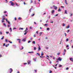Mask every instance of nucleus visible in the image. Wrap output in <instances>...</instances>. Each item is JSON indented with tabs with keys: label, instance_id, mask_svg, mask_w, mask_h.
I'll list each match as a JSON object with an SVG mask.
<instances>
[{
	"label": "nucleus",
	"instance_id": "1",
	"mask_svg": "<svg viewBox=\"0 0 73 73\" xmlns=\"http://www.w3.org/2000/svg\"><path fill=\"white\" fill-rule=\"evenodd\" d=\"M56 60L57 61H62V59L60 57H59L58 58L56 59Z\"/></svg>",
	"mask_w": 73,
	"mask_h": 73
},
{
	"label": "nucleus",
	"instance_id": "2",
	"mask_svg": "<svg viewBox=\"0 0 73 73\" xmlns=\"http://www.w3.org/2000/svg\"><path fill=\"white\" fill-rule=\"evenodd\" d=\"M10 3H11V5L12 6H13L15 5V3H13L12 1H10Z\"/></svg>",
	"mask_w": 73,
	"mask_h": 73
},
{
	"label": "nucleus",
	"instance_id": "3",
	"mask_svg": "<svg viewBox=\"0 0 73 73\" xmlns=\"http://www.w3.org/2000/svg\"><path fill=\"white\" fill-rule=\"evenodd\" d=\"M28 28H26L25 30V32L26 33H28Z\"/></svg>",
	"mask_w": 73,
	"mask_h": 73
},
{
	"label": "nucleus",
	"instance_id": "4",
	"mask_svg": "<svg viewBox=\"0 0 73 73\" xmlns=\"http://www.w3.org/2000/svg\"><path fill=\"white\" fill-rule=\"evenodd\" d=\"M10 73H11L13 71V70L12 68L10 69Z\"/></svg>",
	"mask_w": 73,
	"mask_h": 73
},
{
	"label": "nucleus",
	"instance_id": "5",
	"mask_svg": "<svg viewBox=\"0 0 73 73\" xmlns=\"http://www.w3.org/2000/svg\"><path fill=\"white\" fill-rule=\"evenodd\" d=\"M28 64H31V60H28L27 61Z\"/></svg>",
	"mask_w": 73,
	"mask_h": 73
},
{
	"label": "nucleus",
	"instance_id": "6",
	"mask_svg": "<svg viewBox=\"0 0 73 73\" xmlns=\"http://www.w3.org/2000/svg\"><path fill=\"white\" fill-rule=\"evenodd\" d=\"M53 7H54V8L56 10L57 9V7L54 5L53 6Z\"/></svg>",
	"mask_w": 73,
	"mask_h": 73
},
{
	"label": "nucleus",
	"instance_id": "7",
	"mask_svg": "<svg viewBox=\"0 0 73 73\" xmlns=\"http://www.w3.org/2000/svg\"><path fill=\"white\" fill-rule=\"evenodd\" d=\"M17 40H19V43H21V40L20 39H17Z\"/></svg>",
	"mask_w": 73,
	"mask_h": 73
},
{
	"label": "nucleus",
	"instance_id": "8",
	"mask_svg": "<svg viewBox=\"0 0 73 73\" xmlns=\"http://www.w3.org/2000/svg\"><path fill=\"white\" fill-rule=\"evenodd\" d=\"M70 60L72 61V62H73V58H70Z\"/></svg>",
	"mask_w": 73,
	"mask_h": 73
},
{
	"label": "nucleus",
	"instance_id": "9",
	"mask_svg": "<svg viewBox=\"0 0 73 73\" xmlns=\"http://www.w3.org/2000/svg\"><path fill=\"white\" fill-rule=\"evenodd\" d=\"M22 40L23 41H26V39H25V38H23Z\"/></svg>",
	"mask_w": 73,
	"mask_h": 73
},
{
	"label": "nucleus",
	"instance_id": "10",
	"mask_svg": "<svg viewBox=\"0 0 73 73\" xmlns=\"http://www.w3.org/2000/svg\"><path fill=\"white\" fill-rule=\"evenodd\" d=\"M64 1L65 2V3L67 5H68V3H67V1H66V0H65Z\"/></svg>",
	"mask_w": 73,
	"mask_h": 73
},
{
	"label": "nucleus",
	"instance_id": "11",
	"mask_svg": "<svg viewBox=\"0 0 73 73\" xmlns=\"http://www.w3.org/2000/svg\"><path fill=\"white\" fill-rule=\"evenodd\" d=\"M28 53H33L34 52H33V51H31L28 52Z\"/></svg>",
	"mask_w": 73,
	"mask_h": 73
},
{
	"label": "nucleus",
	"instance_id": "12",
	"mask_svg": "<svg viewBox=\"0 0 73 73\" xmlns=\"http://www.w3.org/2000/svg\"><path fill=\"white\" fill-rule=\"evenodd\" d=\"M54 10H52V14H53V13H54Z\"/></svg>",
	"mask_w": 73,
	"mask_h": 73
},
{
	"label": "nucleus",
	"instance_id": "13",
	"mask_svg": "<svg viewBox=\"0 0 73 73\" xmlns=\"http://www.w3.org/2000/svg\"><path fill=\"white\" fill-rule=\"evenodd\" d=\"M58 12H60V11H61V9H59L58 10Z\"/></svg>",
	"mask_w": 73,
	"mask_h": 73
},
{
	"label": "nucleus",
	"instance_id": "14",
	"mask_svg": "<svg viewBox=\"0 0 73 73\" xmlns=\"http://www.w3.org/2000/svg\"><path fill=\"white\" fill-rule=\"evenodd\" d=\"M5 15H3V20H5Z\"/></svg>",
	"mask_w": 73,
	"mask_h": 73
},
{
	"label": "nucleus",
	"instance_id": "15",
	"mask_svg": "<svg viewBox=\"0 0 73 73\" xmlns=\"http://www.w3.org/2000/svg\"><path fill=\"white\" fill-rule=\"evenodd\" d=\"M44 55V54L43 53V52H42L41 53V56H43Z\"/></svg>",
	"mask_w": 73,
	"mask_h": 73
},
{
	"label": "nucleus",
	"instance_id": "16",
	"mask_svg": "<svg viewBox=\"0 0 73 73\" xmlns=\"http://www.w3.org/2000/svg\"><path fill=\"white\" fill-rule=\"evenodd\" d=\"M70 27L69 25H68L66 27V28H67V29H68V28H69Z\"/></svg>",
	"mask_w": 73,
	"mask_h": 73
},
{
	"label": "nucleus",
	"instance_id": "17",
	"mask_svg": "<svg viewBox=\"0 0 73 73\" xmlns=\"http://www.w3.org/2000/svg\"><path fill=\"white\" fill-rule=\"evenodd\" d=\"M70 16H73V13H70Z\"/></svg>",
	"mask_w": 73,
	"mask_h": 73
},
{
	"label": "nucleus",
	"instance_id": "18",
	"mask_svg": "<svg viewBox=\"0 0 73 73\" xmlns=\"http://www.w3.org/2000/svg\"><path fill=\"white\" fill-rule=\"evenodd\" d=\"M67 11L66 10H65V13H66V14H67L68 13H67Z\"/></svg>",
	"mask_w": 73,
	"mask_h": 73
},
{
	"label": "nucleus",
	"instance_id": "19",
	"mask_svg": "<svg viewBox=\"0 0 73 73\" xmlns=\"http://www.w3.org/2000/svg\"><path fill=\"white\" fill-rule=\"evenodd\" d=\"M23 29V28H20L19 29V30H20L21 29H22V30H23V29Z\"/></svg>",
	"mask_w": 73,
	"mask_h": 73
},
{
	"label": "nucleus",
	"instance_id": "20",
	"mask_svg": "<svg viewBox=\"0 0 73 73\" xmlns=\"http://www.w3.org/2000/svg\"><path fill=\"white\" fill-rule=\"evenodd\" d=\"M22 48H20V50H23L24 49V47L23 46H22Z\"/></svg>",
	"mask_w": 73,
	"mask_h": 73
},
{
	"label": "nucleus",
	"instance_id": "21",
	"mask_svg": "<svg viewBox=\"0 0 73 73\" xmlns=\"http://www.w3.org/2000/svg\"><path fill=\"white\" fill-rule=\"evenodd\" d=\"M33 43L34 44H36V43H35V41H33Z\"/></svg>",
	"mask_w": 73,
	"mask_h": 73
},
{
	"label": "nucleus",
	"instance_id": "22",
	"mask_svg": "<svg viewBox=\"0 0 73 73\" xmlns=\"http://www.w3.org/2000/svg\"><path fill=\"white\" fill-rule=\"evenodd\" d=\"M38 50H40L41 49V48H40V46H39V47H38Z\"/></svg>",
	"mask_w": 73,
	"mask_h": 73
},
{
	"label": "nucleus",
	"instance_id": "23",
	"mask_svg": "<svg viewBox=\"0 0 73 73\" xmlns=\"http://www.w3.org/2000/svg\"><path fill=\"white\" fill-rule=\"evenodd\" d=\"M33 60H34V61H36V58H33Z\"/></svg>",
	"mask_w": 73,
	"mask_h": 73
},
{
	"label": "nucleus",
	"instance_id": "24",
	"mask_svg": "<svg viewBox=\"0 0 73 73\" xmlns=\"http://www.w3.org/2000/svg\"><path fill=\"white\" fill-rule=\"evenodd\" d=\"M18 19V20H21V18L20 17H19Z\"/></svg>",
	"mask_w": 73,
	"mask_h": 73
},
{
	"label": "nucleus",
	"instance_id": "25",
	"mask_svg": "<svg viewBox=\"0 0 73 73\" xmlns=\"http://www.w3.org/2000/svg\"><path fill=\"white\" fill-rule=\"evenodd\" d=\"M68 40H69V39L68 38L66 39V42L68 41Z\"/></svg>",
	"mask_w": 73,
	"mask_h": 73
},
{
	"label": "nucleus",
	"instance_id": "26",
	"mask_svg": "<svg viewBox=\"0 0 73 73\" xmlns=\"http://www.w3.org/2000/svg\"><path fill=\"white\" fill-rule=\"evenodd\" d=\"M4 19H2V23H4Z\"/></svg>",
	"mask_w": 73,
	"mask_h": 73
},
{
	"label": "nucleus",
	"instance_id": "27",
	"mask_svg": "<svg viewBox=\"0 0 73 73\" xmlns=\"http://www.w3.org/2000/svg\"><path fill=\"white\" fill-rule=\"evenodd\" d=\"M49 29H50V28H48L47 29V31H49Z\"/></svg>",
	"mask_w": 73,
	"mask_h": 73
},
{
	"label": "nucleus",
	"instance_id": "28",
	"mask_svg": "<svg viewBox=\"0 0 73 73\" xmlns=\"http://www.w3.org/2000/svg\"><path fill=\"white\" fill-rule=\"evenodd\" d=\"M52 73V71H51V70H50L49 73Z\"/></svg>",
	"mask_w": 73,
	"mask_h": 73
},
{
	"label": "nucleus",
	"instance_id": "29",
	"mask_svg": "<svg viewBox=\"0 0 73 73\" xmlns=\"http://www.w3.org/2000/svg\"><path fill=\"white\" fill-rule=\"evenodd\" d=\"M62 25L63 27H65V24L63 23V24Z\"/></svg>",
	"mask_w": 73,
	"mask_h": 73
},
{
	"label": "nucleus",
	"instance_id": "30",
	"mask_svg": "<svg viewBox=\"0 0 73 73\" xmlns=\"http://www.w3.org/2000/svg\"><path fill=\"white\" fill-rule=\"evenodd\" d=\"M32 8H31L29 10V13H30L31 12V9H32Z\"/></svg>",
	"mask_w": 73,
	"mask_h": 73
},
{
	"label": "nucleus",
	"instance_id": "31",
	"mask_svg": "<svg viewBox=\"0 0 73 73\" xmlns=\"http://www.w3.org/2000/svg\"><path fill=\"white\" fill-rule=\"evenodd\" d=\"M37 54H38V56H40V54L39 53H37Z\"/></svg>",
	"mask_w": 73,
	"mask_h": 73
},
{
	"label": "nucleus",
	"instance_id": "32",
	"mask_svg": "<svg viewBox=\"0 0 73 73\" xmlns=\"http://www.w3.org/2000/svg\"><path fill=\"white\" fill-rule=\"evenodd\" d=\"M31 3H33V1H32V0H31Z\"/></svg>",
	"mask_w": 73,
	"mask_h": 73
},
{
	"label": "nucleus",
	"instance_id": "33",
	"mask_svg": "<svg viewBox=\"0 0 73 73\" xmlns=\"http://www.w3.org/2000/svg\"><path fill=\"white\" fill-rule=\"evenodd\" d=\"M9 29L10 30L11 32H12V28H10Z\"/></svg>",
	"mask_w": 73,
	"mask_h": 73
},
{
	"label": "nucleus",
	"instance_id": "34",
	"mask_svg": "<svg viewBox=\"0 0 73 73\" xmlns=\"http://www.w3.org/2000/svg\"><path fill=\"white\" fill-rule=\"evenodd\" d=\"M6 33L7 34H8L9 33V31L6 32Z\"/></svg>",
	"mask_w": 73,
	"mask_h": 73
},
{
	"label": "nucleus",
	"instance_id": "35",
	"mask_svg": "<svg viewBox=\"0 0 73 73\" xmlns=\"http://www.w3.org/2000/svg\"><path fill=\"white\" fill-rule=\"evenodd\" d=\"M3 24L4 25H5V27H7V26L6 25H5V23H4Z\"/></svg>",
	"mask_w": 73,
	"mask_h": 73
},
{
	"label": "nucleus",
	"instance_id": "36",
	"mask_svg": "<svg viewBox=\"0 0 73 73\" xmlns=\"http://www.w3.org/2000/svg\"><path fill=\"white\" fill-rule=\"evenodd\" d=\"M5 41L6 42H8V40L7 39H5Z\"/></svg>",
	"mask_w": 73,
	"mask_h": 73
},
{
	"label": "nucleus",
	"instance_id": "37",
	"mask_svg": "<svg viewBox=\"0 0 73 73\" xmlns=\"http://www.w3.org/2000/svg\"><path fill=\"white\" fill-rule=\"evenodd\" d=\"M27 33L25 32V33H24V35H26V34H27Z\"/></svg>",
	"mask_w": 73,
	"mask_h": 73
},
{
	"label": "nucleus",
	"instance_id": "38",
	"mask_svg": "<svg viewBox=\"0 0 73 73\" xmlns=\"http://www.w3.org/2000/svg\"><path fill=\"white\" fill-rule=\"evenodd\" d=\"M15 4L16 5H17V6H19V5H18V4H17V3H15Z\"/></svg>",
	"mask_w": 73,
	"mask_h": 73
},
{
	"label": "nucleus",
	"instance_id": "39",
	"mask_svg": "<svg viewBox=\"0 0 73 73\" xmlns=\"http://www.w3.org/2000/svg\"><path fill=\"white\" fill-rule=\"evenodd\" d=\"M67 33H69V31H70V30H67Z\"/></svg>",
	"mask_w": 73,
	"mask_h": 73
},
{
	"label": "nucleus",
	"instance_id": "40",
	"mask_svg": "<svg viewBox=\"0 0 73 73\" xmlns=\"http://www.w3.org/2000/svg\"><path fill=\"white\" fill-rule=\"evenodd\" d=\"M9 42H10V43H11V44H12V42L10 41L9 40Z\"/></svg>",
	"mask_w": 73,
	"mask_h": 73
},
{
	"label": "nucleus",
	"instance_id": "41",
	"mask_svg": "<svg viewBox=\"0 0 73 73\" xmlns=\"http://www.w3.org/2000/svg\"><path fill=\"white\" fill-rule=\"evenodd\" d=\"M3 39H4V36H3L2 38H1V40H3Z\"/></svg>",
	"mask_w": 73,
	"mask_h": 73
},
{
	"label": "nucleus",
	"instance_id": "42",
	"mask_svg": "<svg viewBox=\"0 0 73 73\" xmlns=\"http://www.w3.org/2000/svg\"><path fill=\"white\" fill-rule=\"evenodd\" d=\"M42 32H40L39 33V34H40V35H41V34H42Z\"/></svg>",
	"mask_w": 73,
	"mask_h": 73
},
{
	"label": "nucleus",
	"instance_id": "43",
	"mask_svg": "<svg viewBox=\"0 0 73 73\" xmlns=\"http://www.w3.org/2000/svg\"><path fill=\"white\" fill-rule=\"evenodd\" d=\"M6 21H7V23H8V20H7V19H6Z\"/></svg>",
	"mask_w": 73,
	"mask_h": 73
},
{
	"label": "nucleus",
	"instance_id": "44",
	"mask_svg": "<svg viewBox=\"0 0 73 73\" xmlns=\"http://www.w3.org/2000/svg\"><path fill=\"white\" fill-rule=\"evenodd\" d=\"M35 15V14H33L31 15L32 16H33Z\"/></svg>",
	"mask_w": 73,
	"mask_h": 73
},
{
	"label": "nucleus",
	"instance_id": "45",
	"mask_svg": "<svg viewBox=\"0 0 73 73\" xmlns=\"http://www.w3.org/2000/svg\"><path fill=\"white\" fill-rule=\"evenodd\" d=\"M31 42V40H29V41H28V43H29V42Z\"/></svg>",
	"mask_w": 73,
	"mask_h": 73
},
{
	"label": "nucleus",
	"instance_id": "46",
	"mask_svg": "<svg viewBox=\"0 0 73 73\" xmlns=\"http://www.w3.org/2000/svg\"><path fill=\"white\" fill-rule=\"evenodd\" d=\"M64 52H66V50H65V49H64Z\"/></svg>",
	"mask_w": 73,
	"mask_h": 73
},
{
	"label": "nucleus",
	"instance_id": "47",
	"mask_svg": "<svg viewBox=\"0 0 73 73\" xmlns=\"http://www.w3.org/2000/svg\"><path fill=\"white\" fill-rule=\"evenodd\" d=\"M7 22H8V24H10V22H9V21H8Z\"/></svg>",
	"mask_w": 73,
	"mask_h": 73
},
{
	"label": "nucleus",
	"instance_id": "48",
	"mask_svg": "<svg viewBox=\"0 0 73 73\" xmlns=\"http://www.w3.org/2000/svg\"><path fill=\"white\" fill-rule=\"evenodd\" d=\"M0 35H2V32H0Z\"/></svg>",
	"mask_w": 73,
	"mask_h": 73
},
{
	"label": "nucleus",
	"instance_id": "49",
	"mask_svg": "<svg viewBox=\"0 0 73 73\" xmlns=\"http://www.w3.org/2000/svg\"><path fill=\"white\" fill-rule=\"evenodd\" d=\"M24 65H26V64H27V63H24Z\"/></svg>",
	"mask_w": 73,
	"mask_h": 73
},
{
	"label": "nucleus",
	"instance_id": "50",
	"mask_svg": "<svg viewBox=\"0 0 73 73\" xmlns=\"http://www.w3.org/2000/svg\"><path fill=\"white\" fill-rule=\"evenodd\" d=\"M40 58H42V57H44V56H40Z\"/></svg>",
	"mask_w": 73,
	"mask_h": 73
},
{
	"label": "nucleus",
	"instance_id": "51",
	"mask_svg": "<svg viewBox=\"0 0 73 73\" xmlns=\"http://www.w3.org/2000/svg\"><path fill=\"white\" fill-rule=\"evenodd\" d=\"M66 70H68V69H69V68H66Z\"/></svg>",
	"mask_w": 73,
	"mask_h": 73
},
{
	"label": "nucleus",
	"instance_id": "52",
	"mask_svg": "<svg viewBox=\"0 0 73 73\" xmlns=\"http://www.w3.org/2000/svg\"><path fill=\"white\" fill-rule=\"evenodd\" d=\"M62 66V65H60L59 66V67H61Z\"/></svg>",
	"mask_w": 73,
	"mask_h": 73
},
{
	"label": "nucleus",
	"instance_id": "53",
	"mask_svg": "<svg viewBox=\"0 0 73 73\" xmlns=\"http://www.w3.org/2000/svg\"><path fill=\"white\" fill-rule=\"evenodd\" d=\"M47 24H46L44 25V26H47Z\"/></svg>",
	"mask_w": 73,
	"mask_h": 73
},
{
	"label": "nucleus",
	"instance_id": "54",
	"mask_svg": "<svg viewBox=\"0 0 73 73\" xmlns=\"http://www.w3.org/2000/svg\"><path fill=\"white\" fill-rule=\"evenodd\" d=\"M64 34L65 35V36H66V33H64Z\"/></svg>",
	"mask_w": 73,
	"mask_h": 73
},
{
	"label": "nucleus",
	"instance_id": "55",
	"mask_svg": "<svg viewBox=\"0 0 73 73\" xmlns=\"http://www.w3.org/2000/svg\"><path fill=\"white\" fill-rule=\"evenodd\" d=\"M69 46L68 45H67L66 46V48H68Z\"/></svg>",
	"mask_w": 73,
	"mask_h": 73
},
{
	"label": "nucleus",
	"instance_id": "56",
	"mask_svg": "<svg viewBox=\"0 0 73 73\" xmlns=\"http://www.w3.org/2000/svg\"><path fill=\"white\" fill-rule=\"evenodd\" d=\"M8 46L7 44H6V47H8Z\"/></svg>",
	"mask_w": 73,
	"mask_h": 73
},
{
	"label": "nucleus",
	"instance_id": "57",
	"mask_svg": "<svg viewBox=\"0 0 73 73\" xmlns=\"http://www.w3.org/2000/svg\"><path fill=\"white\" fill-rule=\"evenodd\" d=\"M36 47H34V50H36Z\"/></svg>",
	"mask_w": 73,
	"mask_h": 73
},
{
	"label": "nucleus",
	"instance_id": "58",
	"mask_svg": "<svg viewBox=\"0 0 73 73\" xmlns=\"http://www.w3.org/2000/svg\"><path fill=\"white\" fill-rule=\"evenodd\" d=\"M38 31H37L36 32V33L37 34H38Z\"/></svg>",
	"mask_w": 73,
	"mask_h": 73
},
{
	"label": "nucleus",
	"instance_id": "59",
	"mask_svg": "<svg viewBox=\"0 0 73 73\" xmlns=\"http://www.w3.org/2000/svg\"><path fill=\"white\" fill-rule=\"evenodd\" d=\"M61 8H64L65 7H64V6H61Z\"/></svg>",
	"mask_w": 73,
	"mask_h": 73
},
{
	"label": "nucleus",
	"instance_id": "60",
	"mask_svg": "<svg viewBox=\"0 0 73 73\" xmlns=\"http://www.w3.org/2000/svg\"><path fill=\"white\" fill-rule=\"evenodd\" d=\"M5 46V43H4L3 44V46Z\"/></svg>",
	"mask_w": 73,
	"mask_h": 73
},
{
	"label": "nucleus",
	"instance_id": "61",
	"mask_svg": "<svg viewBox=\"0 0 73 73\" xmlns=\"http://www.w3.org/2000/svg\"><path fill=\"white\" fill-rule=\"evenodd\" d=\"M36 37V35H34V37Z\"/></svg>",
	"mask_w": 73,
	"mask_h": 73
},
{
	"label": "nucleus",
	"instance_id": "62",
	"mask_svg": "<svg viewBox=\"0 0 73 73\" xmlns=\"http://www.w3.org/2000/svg\"><path fill=\"white\" fill-rule=\"evenodd\" d=\"M15 21L16 20V17L15 18Z\"/></svg>",
	"mask_w": 73,
	"mask_h": 73
},
{
	"label": "nucleus",
	"instance_id": "63",
	"mask_svg": "<svg viewBox=\"0 0 73 73\" xmlns=\"http://www.w3.org/2000/svg\"><path fill=\"white\" fill-rule=\"evenodd\" d=\"M16 29V28H14L13 29V30Z\"/></svg>",
	"mask_w": 73,
	"mask_h": 73
},
{
	"label": "nucleus",
	"instance_id": "64",
	"mask_svg": "<svg viewBox=\"0 0 73 73\" xmlns=\"http://www.w3.org/2000/svg\"><path fill=\"white\" fill-rule=\"evenodd\" d=\"M34 24H36V22H34Z\"/></svg>",
	"mask_w": 73,
	"mask_h": 73
}]
</instances>
